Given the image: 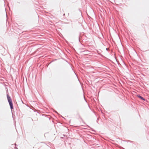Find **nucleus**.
<instances>
[{
    "label": "nucleus",
    "mask_w": 149,
    "mask_h": 149,
    "mask_svg": "<svg viewBox=\"0 0 149 149\" xmlns=\"http://www.w3.org/2000/svg\"><path fill=\"white\" fill-rule=\"evenodd\" d=\"M7 97L8 102L10 107V109L12 110L13 109V107L12 99L10 96L8 94L7 95Z\"/></svg>",
    "instance_id": "1"
},
{
    "label": "nucleus",
    "mask_w": 149,
    "mask_h": 149,
    "mask_svg": "<svg viewBox=\"0 0 149 149\" xmlns=\"http://www.w3.org/2000/svg\"><path fill=\"white\" fill-rule=\"evenodd\" d=\"M137 96L142 100H143L144 101H145L146 100L143 97H142V96H141L140 95H137Z\"/></svg>",
    "instance_id": "2"
},
{
    "label": "nucleus",
    "mask_w": 149,
    "mask_h": 149,
    "mask_svg": "<svg viewBox=\"0 0 149 149\" xmlns=\"http://www.w3.org/2000/svg\"><path fill=\"white\" fill-rule=\"evenodd\" d=\"M12 146L13 148H14V147H15L16 146V144L14 145H12Z\"/></svg>",
    "instance_id": "3"
},
{
    "label": "nucleus",
    "mask_w": 149,
    "mask_h": 149,
    "mask_svg": "<svg viewBox=\"0 0 149 149\" xmlns=\"http://www.w3.org/2000/svg\"><path fill=\"white\" fill-rule=\"evenodd\" d=\"M14 148H15L16 149H18V148H17L16 146L14 147Z\"/></svg>",
    "instance_id": "4"
},
{
    "label": "nucleus",
    "mask_w": 149,
    "mask_h": 149,
    "mask_svg": "<svg viewBox=\"0 0 149 149\" xmlns=\"http://www.w3.org/2000/svg\"><path fill=\"white\" fill-rule=\"evenodd\" d=\"M98 118H97V123H98Z\"/></svg>",
    "instance_id": "5"
},
{
    "label": "nucleus",
    "mask_w": 149,
    "mask_h": 149,
    "mask_svg": "<svg viewBox=\"0 0 149 149\" xmlns=\"http://www.w3.org/2000/svg\"><path fill=\"white\" fill-rule=\"evenodd\" d=\"M56 113H58L56 111H55Z\"/></svg>",
    "instance_id": "6"
}]
</instances>
